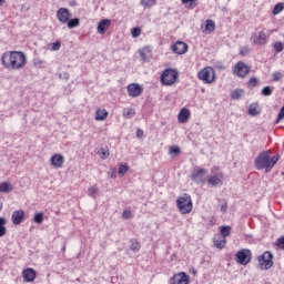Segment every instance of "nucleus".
Wrapping results in <instances>:
<instances>
[{"instance_id": "nucleus-1", "label": "nucleus", "mask_w": 284, "mask_h": 284, "mask_svg": "<svg viewBox=\"0 0 284 284\" xmlns=\"http://www.w3.org/2000/svg\"><path fill=\"white\" fill-rule=\"evenodd\" d=\"M1 61L7 70H21L26 68L28 57L22 51H7L2 54Z\"/></svg>"}, {"instance_id": "nucleus-2", "label": "nucleus", "mask_w": 284, "mask_h": 284, "mask_svg": "<svg viewBox=\"0 0 284 284\" xmlns=\"http://www.w3.org/2000/svg\"><path fill=\"white\" fill-rule=\"evenodd\" d=\"M281 155L276 154L272 156V151L266 150L261 152L254 160V165L256 170H265L266 174L272 172L274 165L278 163Z\"/></svg>"}, {"instance_id": "nucleus-3", "label": "nucleus", "mask_w": 284, "mask_h": 284, "mask_svg": "<svg viewBox=\"0 0 284 284\" xmlns=\"http://www.w3.org/2000/svg\"><path fill=\"white\" fill-rule=\"evenodd\" d=\"M274 267V254L270 251H265L262 255L257 256V268L266 272Z\"/></svg>"}, {"instance_id": "nucleus-4", "label": "nucleus", "mask_w": 284, "mask_h": 284, "mask_svg": "<svg viewBox=\"0 0 284 284\" xmlns=\"http://www.w3.org/2000/svg\"><path fill=\"white\" fill-rule=\"evenodd\" d=\"M179 79V71L175 69H165L160 77L162 85H174Z\"/></svg>"}, {"instance_id": "nucleus-5", "label": "nucleus", "mask_w": 284, "mask_h": 284, "mask_svg": "<svg viewBox=\"0 0 284 284\" xmlns=\"http://www.w3.org/2000/svg\"><path fill=\"white\" fill-rule=\"evenodd\" d=\"M178 210L181 214H190L192 212V196L190 194L184 193L182 196L176 200Z\"/></svg>"}, {"instance_id": "nucleus-6", "label": "nucleus", "mask_w": 284, "mask_h": 284, "mask_svg": "<svg viewBox=\"0 0 284 284\" xmlns=\"http://www.w3.org/2000/svg\"><path fill=\"white\" fill-rule=\"evenodd\" d=\"M216 74L214 73V69L212 67H205L197 73V79L203 81V83H214Z\"/></svg>"}, {"instance_id": "nucleus-7", "label": "nucleus", "mask_w": 284, "mask_h": 284, "mask_svg": "<svg viewBox=\"0 0 284 284\" xmlns=\"http://www.w3.org/2000/svg\"><path fill=\"white\" fill-rule=\"evenodd\" d=\"M235 261L239 265H247L252 261V251L241 250L235 255Z\"/></svg>"}, {"instance_id": "nucleus-8", "label": "nucleus", "mask_w": 284, "mask_h": 284, "mask_svg": "<svg viewBox=\"0 0 284 284\" xmlns=\"http://www.w3.org/2000/svg\"><path fill=\"white\" fill-rule=\"evenodd\" d=\"M207 170L205 169H195L192 172V181L196 183L197 185H201V183H205L207 181Z\"/></svg>"}, {"instance_id": "nucleus-9", "label": "nucleus", "mask_w": 284, "mask_h": 284, "mask_svg": "<svg viewBox=\"0 0 284 284\" xmlns=\"http://www.w3.org/2000/svg\"><path fill=\"white\" fill-rule=\"evenodd\" d=\"M233 72L234 74L243 79L247 77V74H250V67H247L245 62H237L236 65L233 68Z\"/></svg>"}, {"instance_id": "nucleus-10", "label": "nucleus", "mask_w": 284, "mask_h": 284, "mask_svg": "<svg viewBox=\"0 0 284 284\" xmlns=\"http://www.w3.org/2000/svg\"><path fill=\"white\" fill-rule=\"evenodd\" d=\"M126 90L129 97H132L133 99L143 94V87L139 83L128 84Z\"/></svg>"}, {"instance_id": "nucleus-11", "label": "nucleus", "mask_w": 284, "mask_h": 284, "mask_svg": "<svg viewBox=\"0 0 284 284\" xmlns=\"http://www.w3.org/2000/svg\"><path fill=\"white\" fill-rule=\"evenodd\" d=\"M57 19L60 23H67L72 19V13H70V9L68 8H60L57 11Z\"/></svg>"}, {"instance_id": "nucleus-12", "label": "nucleus", "mask_w": 284, "mask_h": 284, "mask_svg": "<svg viewBox=\"0 0 284 284\" xmlns=\"http://www.w3.org/2000/svg\"><path fill=\"white\" fill-rule=\"evenodd\" d=\"M170 284H190V276L181 272L170 278Z\"/></svg>"}, {"instance_id": "nucleus-13", "label": "nucleus", "mask_w": 284, "mask_h": 284, "mask_svg": "<svg viewBox=\"0 0 284 284\" xmlns=\"http://www.w3.org/2000/svg\"><path fill=\"white\" fill-rule=\"evenodd\" d=\"M22 278L26 283H34L37 278V271L32 267L24 268L22 271Z\"/></svg>"}, {"instance_id": "nucleus-14", "label": "nucleus", "mask_w": 284, "mask_h": 284, "mask_svg": "<svg viewBox=\"0 0 284 284\" xmlns=\"http://www.w3.org/2000/svg\"><path fill=\"white\" fill-rule=\"evenodd\" d=\"M251 40L255 45H265V43H267V34H265V32L263 31H260L257 33H254L251 37Z\"/></svg>"}, {"instance_id": "nucleus-15", "label": "nucleus", "mask_w": 284, "mask_h": 284, "mask_svg": "<svg viewBox=\"0 0 284 284\" xmlns=\"http://www.w3.org/2000/svg\"><path fill=\"white\" fill-rule=\"evenodd\" d=\"M187 49H189L187 43L183 41H178L172 45V51L175 54H185L187 52Z\"/></svg>"}, {"instance_id": "nucleus-16", "label": "nucleus", "mask_w": 284, "mask_h": 284, "mask_svg": "<svg viewBox=\"0 0 284 284\" xmlns=\"http://www.w3.org/2000/svg\"><path fill=\"white\" fill-rule=\"evenodd\" d=\"M26 219V212L23 210H18L12 213L11 221L13 225H21Z\"/></svg>"}, {"instance_id": "nucleus-17", "label": "nucleus", "mask_w": 284, "mask_h": 284, "mask_svg": "<svg viewBox=\"0 0 284 284\" xmlns=\"http://www.w3.org/2000/svg\"><path fill=\"white\" fill-rule=\"evenodd\" d=\"M207 183L211 187H216V185H223V173H217L207 178Z\"/></svg>"}, {"instance_id": "nucleus-18", "label": "nucleus", "mask_w": 284, "mask_h": 284, "mask_svg": "<svg viewBox=\"0 0 284 284\" xmlns=\"http://www.w3.org/2000/svg\"><path fill=\"white\" fill-rule=\"evenodd\" d=\"M110 26H112V20L110 19H102L99 21L98 23V34H105V32L108 31V28H110Z\"/></svg>"}, {"instance_id": "nucleus-19", "label": "nucleus", "mask_w": 284, "mask_h": 284, "mask_svg": "<svg viewBox=\"0 0 284 284\" xmlns=\"http://www.w3.org/2000/svg\"><path fill=\"white\" fill-rule=\"evenodd\" d=\"M63 163H65V159L63 158V155L54 154L53 156H51V165H53V168H61Z\"/></svg>"}, {"instance_id": "nucleus-20", "label": "nucleus", "mask_w": 284, "mask_h": 284, "mask_svg": "<svg viewBox=\"0 0 284 284\" xmlns=\"http://www.w3.org/2000/svg\"><path fill=\"white\" fill-rule=\"evenodd\" d=\"M190 119V110L186 108L181 109L178 115L179 123H187Z\"/></svg>"}, {"instance_id": "nucleus-21", "label": "nucleus", "mask_w": 284, "mask_h": 284, "mask_svg": "<svg viewBox=\"0 0 284 284\" xmlns=\"http://www.w3.org/2000/svg\"><path fill=\"white\" fill-rule=\"evenodd\" d=\"M213 243H214V246L217 247V250H223V247H225V243H227V241L225 240V237H223L221 235H215Z\"/></svg>"}, {"instance_id": "nucleus-22", "label": "nucleus", "mask_w": 284, "mask_h": 284, "mask_svg": "<svg viewBox=\"0 0 284 284\" xmlns=\"http://www.w3.org/2000/svg\"><path fill=\"white\" fill-rule=\"evenodd\" d=\"M14 190V186L10 182L0 183V193L1 194H10Z\"/></svg>"}, {"instance_id": "nucleus-23", "label": "nucleus", "mask_w": 284, "mask_h": 284, "mask_svg": "<svg viewBox=\"0 0 284 284\" xmlns=\"http://www.w3.org/2000/svg\"><path fill=\"white\" fill-rule=\"evenodd\" d=\"M245 97V90L243 89H235L232 93H231V99L232 101H241V99Z\"/></svg>"}, {"instance_id": "nucleus-24", "label": "nucleus", "mask_w": 284, "mask_h": 284, "mask_svg": "<svg viewBox=\"0 0 284 284\" xmlns=\"http://www.w3.org/2000/svg\"><path fill=\"white\" fill-rule=\"evenodd\" d=\"M108 119V111L98 109L95 112V121H105Z\"/></svg>"}, {"instance_id": "nucleus-25", "label": "nucleus", "mask_w": 284, "mask_h": 284, "mask_svg": "<svg viewBox=\"0 0 284 284\" xmlns=\"http://www.w3.org/2000/svg\"><path fill=\"white\" fill-rule=\"evenodd\" d=\"M232 234V227L224 225L220 227V234L219 236H223V239H227Z\"/></svg>"}, {"instance_id": "nucleus-26", "label": "nucleus", "mask_w": 284, "mask_h": 284, "mask_svg": "<svg viewBox=\"0 0 284 284\" xmlns=\"http://www.w3.org/2000/svg\"><path fill=\"white\" fill-rule=\"evenodd\" d=\"M81 23V20L79 18H73V19H69V21L67 22L68 28L72 29V28H79Z\"/></svg>"}, {"instance_id": "nucleus-27", "label": "nucleus", "mask_w": 284, "mask_h": 284, "mask_svg": "<svg viewBox=\"0 0 284 284\" xmlns=\"http://www.w3.org/2000/svg\"><path fill=\"white\" fill-rule=\"evenodd\" d=\"M215 28H216V23H214L213 20L205 21V32H214Z\"/></svg>"}, {"instance_id": "nucleus-28", "label": "nucleus", "mask_w": 284, "mask_h": 284, "mask_svg": "<svg viewBox=\"0 0 284 284\" xmlns=\"http://www.w3.org/2000/svg\"><path fill=\"white\" fill-rule=\"evenodd\" d=\"M122 114H123L124 119H132V118H134L135 112H134V109L128 108V109L123 110Z\"/></svg>"}, {"instance_id": "nucleus-29", "label": "nucleus", "mask_w": 284, "mask_h": 284, "mask_svg": "<svg viewBox=\"0 0 284 284\" xmlns=\"http://www.w3.org/2000/svg\"><path fill=\"white\" fill-rule=\"evenodd\" d=\"M6 232H7L6 220L4 217H0V239L6 236Z\"/></svg>"}, {"instance_id": "nucleus-30", "label": "nucleus", "mask_w": 284, "mask_h": 284, "mask_svg": "<svg viewBox=\"0 0 284 284\" xmlns=\"http://www.w3.org/2000/svg\"><path fill=\"white\" fill-rule=\"evenodd\" d=\"M283 10H284L283 2H278L273 8V14H281V12H283Z\"/></svg>"}, {"instance_id": "nucleus-31", "label": "nucleus", "mask_w": 284, "mask_h": 284, "mask_svg": "<svg viewBox=\"0 0 284 284\" xmlns=\"http://www.w3.org/2000/svg\"><path fill=\"white\" fill-rule=\"evenodd\" d=\"M140 3L143 8H152V6H155L156 0H140Z\"/></svg>"}, {"instance_id": "nucleus-32", "label": "nucleus", "mask_w": 284, "mask_h": 284, "mask_svg": "<svg viewBox=\"0 0 284 284\" xmlns=\"http://www.w3.org/2000/svg\"><path fill=\"white\" fill-rule=\"evenodd\" d=\"M248 114H250V116H257L258 108L254 104H251L248 108Z\"/></svg>"}, {"instance_id": "nucleus-33", "label": "nucleus", "mask_w": 284, "mask_h": 284, "mask_svg": "<svg viewBox=\"0 0 284 284\" xmlns=\"http://www.w3.org/2000/svg\"><path fill=\"white\" fill-rule=\"evenodd\" d=\"M169 154H172L173 156H179V154H181V148L176 145L171 146Z\"/></svg>"}, {"instance_id": "nucleus-34", "label": "nucleus", "mask_w": 284, "mask_h": 284, "mask_svg": "<svg viewBox=\"0 0 284 284\" xmlns=\"http://www.w3.org/2000/svg\"><path fill=\"white\" fill-rule=\"evenodd\" d=\"M33 221L34 223H37L38 225H41V223H43V214L40 212V213H37L34 216H33Z\"/></svg>"}, {"instance_id": "nucleus-35", "label": "nucleus", "mask_w": 284, "mask_h": 284, "mask_svg": "<svg viewBox=\"0 0 284 284\" xmlns=\"http://www.w3.org/2000/svg\"><path fill=\"white\" fill-rule=\"evenodd\" d=\"M128 170H130V166H128V164H122L119 166V174H121V176L125 175Z\"/></svg>"}, {"instance_id": "nucleus-36", "label": "nucleus", "mask_w": 284, "mask_h": 284, "mask_svg": "<svg viewBox=\"0 0 284 284\" xmlns=\"http://www.w3.org/2000/svg\"><path fill=\"white\" fill-rule=\"evenodd\" d=\"M273 48L275 52L278 54L282 50H284V44L283 42H275Z\"/></svg>"}, {"instance_id": "nucleus-37", "label": "nucleus", "mask_w": 284, "mask_h": 284, "mask_svg": "<svg viewBox=\"0 0 284 284\" xmlns=\"http://www.w3.org/2000/svg\"><path fill=\"white\" fill-rule=\"evenodd\" d=\"M196 1H199V0H181V2L184 3V4H185V3H190V7H189V8H190L191 10H194V8H196Z\"/></svg>"}, {"instance_id": "nucleus-38", "label": "nucleus", "mask_w": 284, "mask_h": 284, "mask_svg": "<svg viewBox=\"0 0 284 284\" xmlns=\"http://www.w3.org/2000/svg\"><path fill=\"white\" fill-rule=\"evenodd\" d=\"M263 97H272V87H264L262 89Z\"/></svg>"}, {"instance_id": "nucleus-39", "label": "nucleus", "mask_w": 284, "mask_h": 284, "mask_svg": "<svg viewBox=\"0 0 284 284\" xmlns=\"http://www.w3.org/2000/svg\"><path fill=\"white\" fill-rule=\"evenodd\" d=\"M276 247H280V250H284V236H281L275 242Z\"/></svg>"}, {"instance_id": "nucleus-40", "label": "nucleus", "mask_w": 284, "mask_h": 284, "mask_svg": "<svg viewBox=\"0 0 284 284\" xmlns=\"http://www.w3.org/2000/svg\"><path fill=\"white\" fill-rule=\"evenodd\" d=\"M122 219H124L125 221L132 219V211L124 210L123 213H122Z\"/></svg>"}, {"instance_id": "nucleus-41", "label": "nucleus", "mask_w": 284, "mask_h": 284, "mask_svg": "<svg viewBox=\"0 0 284 284\" xmlns=\"http://www.w3.org/2000/svg\"><path fill=\"white\" fill-rule=\"evenodd\" d=\"M131 34L134 39H136V37H141V29L139 27L133 28Z\"/></svg>"}, {"instance_id": "nucleus-42", "label": "nucleus", "mask_w": 284, "mask_h": 284, "mask_svg": "<svg viewBox=\"0 0 284 284\" xmlns=\"http://www.w3.org/2000/svg\"><path fill=\"white\" fill-rule=\"evenodd\" d=\"M51 50L57 52V50H61V41H55L52 43Z\"/></svg>"}, {"instance_id": "nucleus-43", "label": "nucleus", "mask_w": 284, "mask_h": 284, "mask_svg": "<svg viewBox=\"0 0 284 284\" xmlns=\"http://www.w3.org/2000/svg\"><path fill=\"white\" fill-rule=\"evenodd\" d=\"M141 245L136 240H131V250H140Z\"/></svg>"}, {"instance_id": "nucleus-44", "label": "nucleus", "mask_w": 284, "mask_h": 284, "mask_svg": "<svg viewBox=\"0 0 284 284\" xmlns=\"http://www.w3.org/2000/svg\"><path fill=\"white\" fill-rule=\"evenodd\" d=\"M97 192H98L97 186H91L89 189V196H92V199H94V195L97 194Z\"/></svg>"}, {"instance_id": "nucleus-45", "label": "nucleus", "mask_w": 284, "mask_h": 284, "mask_svg": "<svg viewBox=\"0 0 284 284\" xmlns=\"http://www.w3.org/2000/svg\"><path fill=\"white\" fill-rule=\"evenodd\" d=\"M283 79V74L281 72H274L273 73V80L274 81H281Z\"/></svg>"}, {"instance_id": "nucleus-46", "label": "nucleus", "mask_w": 284, "mask_h": 284, "mask_svg": "<svg viewBox=\"0 0 284 284\" xmlns=\"http://www.w3.org/2000/svg\"><path fill=\"white\" fill-rule=\"evenodd\" d=\"M250 85H252V88H256V83H258V80L256 78H251L248 80Z\"/></svg>"}, {"instance_id": "nucleus-47", "label": "nucleus", "mask_w": 284, "mask_h": 284, "mask_svg": "<svg viewBox=\"0 0 284 284\" xmlns=\"http://www.w3.org/2000/svg\"><path fill=\"white\" fill-rule=\"evenodd\" d=\"M101 159H108V156H110V152L105 151V149H101Z\"/></svg>"}, {"instance_id": "nucleus-48", "label": "nucleus", "mask_w": 284, "mask_h": 284, "mask_svg": "<svg viewBox=\"0 0 284 284\" xmlns=\"http://www.w3.org/2000/svg\"><path fill=\"white\" fill-rule=\"evenodd\" d=\"M221 212H223V214H225V212H227V202L224 201L223 204L221 205Z\"/></svg>"}, {"instance_id": "nucleus-49", "label": "nucleus", "mask_w": 284, "mask_h": 284, "mask_svg": "<svg viewBox=\"0 0 284 284\" xmlns=\"http://www.w3.org/2000/svg\"><path fill=\"white\" fill-rule=\"evenodd\" d=\"M60 79H64L65 81H68V79H70V74L68 72H63V73H60Z\"/></svg>"}, {"instance_id": "nucleus-50", "label": "nucleus", "mask_w": 284, "mask_h": 284, "mask_svg": "<svg viewBox=\"0 0 284 284\" xmlns=\"http://www.w3.org/2000/svg\"><path fill=\"white\" fill-rule=\"evenodd\" d=\"M136 136H138V139H141V136H143V130L139 129L136 131Z\"/></svg>"}, {"instance_id": "nucleus-51", "label": "nucleus", "mask_w": 284, "mask_h": 284, "mask_svg": "<svg viewBox=\"0 0 284 284\" xmlns=\"http://www.w3.org/2000/svg\"><path fill=\"white\" fill-rule=\"evenodd\" d=\"M140 57L143 61H145V53L143 51L140 52Z\"/></svg>"}, {"instance_id": "nucleus-52", "label": "nucleus", "mask_w": 284, "mask_h": 284, "mask_svg": "<svg viewBox=\"0 0 284 284\" xmlns=\"http://www.w3.org/2000/svg\"><path fill=\"white\" fill-rule=\"evenodd\" d=\"M36 65H41V63H43L42 61H38V62H34Z\"/></svg>"}, {"instance_id": "nucleus-53", "label": "nucleus", "mask_w": 284, "mask_h": 284, "mask_svg": "<svg viewBox=\"0 0 284 284\" xmlns=\"http://www.w3.org/2000/svg\"><path fill=\"white\" fill-rule=\"evenodd\" d=\"M6 3V0H0V6H3Z\"/></svg>"}]
</instances>
